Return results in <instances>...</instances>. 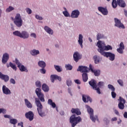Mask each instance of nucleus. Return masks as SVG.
<instances>
[{"mask_svg": "<svg viewBox=\"0 0 127 127\" xmlns=\"http://www.w3.org/2000/svg\"><path fill=\"white\" fill-rule=\"evenodd\" d=\"M97 45L98 48H99L98 49V51L100 53L101 55H103V53H109L105 51H108V50H112V49H113L112 46L110 45L106 46L105 42H102V41H99L97 43Z\"/></svg>", "mask_w": 127, "mask_h": 127, "instance_id": "nucleus-1", "label": "nucleus"}, {"mask_svg": "<svg viewBox=\"0 0 127 127\" xmlns=\"http://www.w3.org/2000/svg\"><path fill=\"white\" fill-rule=\"evenodd\" d=\"M82 122L81 117H76L75 115H72L69 118V123L71 125L72 127H75L78 124Z\"/></svg>", "mask_w": 127, "mask_h": 127, "instance_id": "nucleus-2", "label": "nucleus"}, {"mask_svg": "<svg viewBox=\"0 0 127 127\" xmlns=\"http://www.w3.org/2000/svg\"><path fill=\"white\" fill-rule=\"evenodd\" d=\"M35 102L36 104V106L37 107V111L38 114L40 117H45L46 115L45 114V112L42 111V109H43V106H42V104H41V102L39 99L36 98Z\"/></svg>", "mask_w": 127, "mask_h": 127, "instance_id": "nucleus-3", "label": "nucleus"}, {"mask_svg": "<svg viewBox=\"0 0 127 127\" xmlns=\"http://www.w3.org/2000/svg\"><path fill=\"white\" fill-rule=\"evenodd\" d=\"M13 34L15 36H18V37L23 38V39H26L29 37V34L25 31H22L21 32L19 31H15L13 32Z\"/></svg>", "mask_w": 127, "mask_h": 127, "instance_id": "nucleus-4", "label": "nucleus"}, {"mask_svg": "<svg viewBox=\"0 0 127 127\" xmlns=\"http://www.w3.org/2000/svg\"><path fill=\"white\" fill-rule=\"evenodd\" d=\"M14 23L16 25L17 27H21V26H22V24H23V21H22V19H21L20 14H16L15 18L14 19Z\"/></svg>", "mask_w": 127, "mask_h": 127, "instance_id": "nucleus-5", "label": "nucleus"}, {"mask_svg": "<svg viewBox=\"0 0 127 127\" xmlns=\"http://www.w3.org/2000/svg\"><path fill=\"white\" fill-rule=\"evenodd\" d=\"M86 108L87 109V112L90 115V118L91 121L93 122V123L96 122V120L98 117L96 116V118L94 117V110L92 109L89 105H85Z\"/></svg>", "mask_w": 127, "mask_h": 127, "instance_id": "nucleus-6", "label": "nucleus"}, {"mask_svg": "<svg viewBox=\"0 0 127 127\" xmlns=\"http://www.w3.org/2000/svg\"><path fill=\"white\" fill-rule=\"evenodd\" d=\"M35 93L41 102H45L44 95L41 92V89L37 88L35 90Z\"/></svg>", "mask_w": 127, "mask_h": 127, "instance_id": "nucleus-7", "label": "nucleus"}, {"mask_svg": "<svg viewBox=\"0 0 127 127\" xmlns=\"http://www.w3.org/2000/svg\"><path fill=\"white\" fill-rule=\"evenodd\" d=\"M102 55L104 57H106V58H109V60H110V61H114L116 57L115 54H113L111 52L103 53Z\"/></svg>", "mask_w": 127, "mask_h": 127, "instance_id": "nucleus-8", "label": "nucleus"}, {"mask_svg": "<svg viewBox=\"0 0 127 127\" xmlns=\"http://www.w3.org/2000/svg\"><path fill=\"white\" fill-rule=\"evenodd\" d=\"M119 103L118 104V108L120 110H124L125 109V104H126V100L123 98L122 97H119L118 99Z\"/></svg>", "mask_w": 127, "mask_h": 127, "instance_id": "nucleus-9", "label": "nucleus"}, {"mask_svg": "<svg viewBox=\"0 0 127 127\" xmlns=\"http://www.w3.org/2000/svg\"><path fill=\"white\" fill-rule=\"evenodd\" d=\"M25 117L29 120L30 122H32V121H33V119H34V114L32 111H30L25 113Z\"/></svg>", "mask_w": 127, "mask_h": 127, "instance_id": "nucleus-10", "label": "nucleus"}, {"mask_svg": "<svg viewBox=\"0 0 127 127\" xmlns=\"http://www.w3.org/2000/svg\"><path fill=\"white\" fill-rule=\"evenodd\" d=\"M115 26H117V27H119V28H122L123 29H125V25H124V24L122 23V22H121V20H119V19L117 18H115Z\"/></svg>", "mask_w": 127, "mask_h": 127, "instance_id": "nucleus-11", "label": "nucleus"}, {"mask_svg": "<svg viewBox=\"0 0 127 127\" xmlns=\"http://www.w3.org/2000/svg\"><path fill=\"white\" fill-rule=\"evenodd\" d=\"M89 70L90 69L88 68V67L80 65L77 68V71H79L81 73H89Z\"/></svg>", "mask_w": 127, "mask_h": 127, "instance_id": "nucleus-12", "label": "nucleus"}, {"mask_svg": "<svg viewBox=\"0 0 127 127\" xmlns=\"http://www.w3.org/2000/svg\"><path fill=\"white\" fill-rule=\"evenodd\" d=\"M98 10L99 11H100V12H101L103 15H108L109 14V11H108L107 7L99 6L98 7Z\"/></svg>", "mask_w": 127, "mask_h": 127, "instance_id": "nucleus-13", "label": "nucleus"}, {"mask_svg": "<svg viewBox=\"0 0 127 127\" xmlns=\"http://www.w3.org/2000/svg\"><path fill=\"white\" fill-rule=\"evenodd\" d=\"M108 89H110V90H111V96L113 99H115L116 97H117V93L115 92V91L116 89L115 88V87L113 86L112 84H109L108 85Z\"/></svg>", "mask_w": 127, "mask_h": 127, "instance_id": "nucleus-14", "label": "nucleus"}, {"mask_svg": "<svg viewBox=\"0 0 127 127\" xmlns=\"http://www.w3.org/2000/svg\"><path fill=\"white\" fill-rule=\"evenodd\" d=\"M80 15V11L78 10H74L71 12L70 17L71 18H78Z\"/></svg>", "mask_w": 127, "mask_h": 127, "instance_id": "nucleus-15", "label": "nucleus"}, {"mask_svg": "<svg viewBox=\"0 0 127 127\" xmlns=\"http://www.w3.org/2000/svg\"><path fill=\"white\" fill-rule=\"evenodd\" d=\"M81 59L82 55L78 53V52H76L73 54V59L75 62H78Z\"/></svg>", "mask_w": 127, "mask_h": 127, "instance_id": "nucleus-16", "label": "nucleus"}, {"mask_svg": "<svg viewBox=\"0 0 127 127\" xmlns=\"http://www.w3.org/2000/svg\"><path fill=\"white\" fill-rule=\"evenodd\" d=\"M55 80H58L60 81H61L62 80V78L61 77L57 75L56 74H52L51 75V80L52 83H54V81Z\"/></svg>", "mask_w": 127, "mask_h": 127, "instance_id": "nucleus-17", "label": "nucleus"}, {"mask_svg": "<svg viewBox=\"0 0 127 127\" xmlns=\"http://www.w3.org/2000/svg\"><path fill=\"white\" fill-rule=\"evenodd\" d=\"M82 101L84 103H88V102L92 103V99L89 95H82Z\"/></svg>", "mask_w": 127, "mask_h": 127, "instance_id": "nucleus-18", "label": "nucleus"}, {"mask_svg": "<svg viewBox=\"0 0 127 127\" xmlns=\"http://www.w3.org/2000/svg\"><path fill=\"white\" fill-rule=\"evenodd\" d=\"M9 59V55H8V54L5 53L3 55L2 58V63L3 64H5L7 61H8V60Z\"/></svg>", "mask_w": 127, "mask_h": 127, "instance_id": "nucleus-19", "label": "nucleus"}, {"mask_svg": "<svg viewBox=\"0 0 127 127\" xmlns=\"http://www.w3.org/2000/svg\"><path fill=\"white\" fill-rule=\"evenodd\" d=\"M2 90L3 94H5V95H10L11 94L9 89L6 87L5 85L2 86Z\"/></svg>", "mask_w": 127, "mask_h": 127, "instance_id": "nucleus-20", "label": "nucleus"}, {"mask_svg": "<svg viewBox=\"0 0 127 127\" xmlns=\"http://www.w3.org/2000/svg\"><path fill=\"white\" fill-rule=\"evenodd\" d=\"M117 7H118V5L120 7H126V2L124 0H117Z\"/></svg>", "mask_w": 127, "mask_h": 127, "instance_id": "nucleus-21", "label": "nucleus"}, {"mask_svg": "<svg viewBox=\"0 0 127 127\" xmlns=\"http://www.w3.org/2000/svg\"><path fill=\"white\" fill-rule=\"evenodd\" d=\"M0 79L3 80L4 82H8L9 80V77L7 75L2 74L1 72H0Z\"/></svg>", "mask_w": 127, "mask_h": 127, "instance_id": "nucleus-22", "label": "nucleus"}, {"mask_svg": "<svg viewBox=\"0 0 127 127\" xmlns=\"http://www.w3.org/2000/svg\"><path fill=\"white\" fill-rule=\"evenodd\" d=\"M89 70H91V72L94 73L95 76H100L101 71L100 70H95L93 69L92 64L89 65Z\"/></svg>", "mask_w": 127, "mask_h": 127, "instance_id": "nucleus-23", "label": "nucleus"}, {"mask_svg": "<svg viewBox=\"0 0 127 127\" xmlns=\"http://www.w3.org/2000/svg\"><path fill=\"white\" fill-rule=\"evenodd\" d=\"M89 85L92 87L93 89H95V88H97V81L94 79L91 80V81H89Z\"/></svg>", "mask_w": 127, "mask_h": 127, "instance_id": "nucleus-24", "label": "nucleus"}, {"mask_svg": "<svg viewBox=\"0 0 127 127\" xmlns=\"http://www.w3.org/2000/svg\"><path fill=\"white\" fill-rule=\"evenodd\" d=\"M78 42L81 48H83V35L82 34L79 35Z\"/></svg>", "mask_w": 127, "mask_h": 127, "instance_id": "nucleus-25", "label": "nucleus"}, {"mask_svg": "<svg viewBox=\"0 0 127 127\" xmlns=\"http://www.w3.org/2000/svg\"><path fill=\"white\" fill-rule=\"evenodd\" d=\"M71 112L72 114H76L77 116H80V115H81V111H80V109L77 108H72L71 110Z\"/></svg>", "mask_w": 127, "mask_h": 127, "instance_id": "nucleus-26", "label": "nucleus"}, {"mask_svg": "<svg viewBox=\"0 0 127 127\" xmlns=\"http://www.w3.org/2000/svg\"><path fill=\"white\" fill-rule=\"evenodd\" d=\"M44 29L47 33H49V34H53V30L51 28H50L49 27L47 26H45L44 27Z\"/></svg>", "mask_w": 127, "mask_h": 127, "instance_id": "nucleus-27", "label": "nucleus"}, {"mask_svg": "<svg viewBox=\"0 0 127 127\" xmlns=\"http://www.w3.org/2000/svg\"><path fill=\"white\" fill-rule=\"evenodd\" d=\"M40 53V52H39V51L35 49L32 50L30 51V54L31 55H32V56H36V55H38Z\"/></svg>", "mask_w": 127, "mask_h": 127, "instance_id": "nucleus-28", "label": "nucleus"}, {"mask_svg": "<svg viewBox=\"0 0 127 127\" xmlns=\"http://www.w3.org/2000/svg\"><path fill=\"white\" fill-rule=\"evenodd\" d=\"M42 88L44 92H48L49 91V87L46 83L43 84Z\"/></svg>", "mask_w": 127, "mask_h": 127, "instance_id": "nucleus-29", "label": "nucleus"}, {"mask_svg": "<svg viewBox=\"0 0 127 127\" xmlns=\"http://www.w3.org/2000/svg\"><path fill=\"white\" fill-rule=\"evenodd\" d=\"M82 76L83 82H87V81H88V74H87V73H83L82 74Z\"/></svg>", "mask_w": 127, "mask_h": 127, "instance_id": "nucleus-30", "label": "nucleus"}, {"mask_svg": "<svg viewBox=\"0 0 127 127\" xmlns=\"http://www.w3.org/2000/svg\"><path fill=\"white\" fill-rule=\"evenodd\" d=\"M38 65L39 67H41V68H45V67H46V64L44 61H40L38 62Z\"/></svg>", "mask_w": 127, "mask_h": 127, "instance_id": "nucleus-31", "label": "nucleus"}, {"mask_svg": "<svg viewBox=\"0 0 127 127\" xmlns=\"http://www.w3.org/2000/svg\"><path fill=\"white\" fill-rule=\"evenodd\" d=\"M18 68H19L21 72H28V70H27V69L25 68V66H24L23 65H20L19 67H18Z\"/></svg>", "mask_w": 127, "mask_h": 127, "instance_id": "nucleus-32", "label": "nucleus"}, {"mask_svg": "<svg viewBox=\"0 0 127 127\" xmlns=\"http://www.w3.org/2000/svg\"><path fill=\"white\" fill-rule=\"evenodd\" d=\"M48 103L50 106H52V108H56V104L55 103L53 102L52 99H49L48 101Z\"/></svg>", "mask_w": 127, "mask_h": 127, "instance_id": "nucleus-33", "label": "nucleus"}, {"mask_svg": "<svg viewBox=\"0 0 127 127\" xmlns=\"http://www.w3.org/2000/svg\"><path fill=\"white\" fill-rule=\"evenodd\" d=\"M25 104L26 107L29 108H32V104L30 103V102L28 101V100L25 99Z\"/></svg>", "mask_w": 127, "mask_h": 127, "instance_id": "nucleus-34", "label": "nucleus"}, {"mask_svg": "<svg viewBox=\"0 0 127 127\" xmlns=\"http://www.w3.org/2000/svg\"><path fill=\"white\" fill-rule=\"evenodd\" d=\"M93 59L95 64H99L100 63V61H101V59H100V57H98L97 56H94L93 57Z\"/></svg>", "mask_w": 127, "mask_h": 127, "instance_id": "nucleus-35", "label": "nucleus"}, {"mask_svg": "<svg viewBox=\"0 0 127 127\" xmlns=\"http://www.w3.org/2000/svg\"><path fill=\"white\" fill-rule=\"evenodd\" d=\"M64 11L63 12L64 15L65 17H70L71 15H70V13L68 12V11H67V9H66L65 7H64Z\"/></svg>", "mask_w": 127, "mask_h": 127, "instance_id": "nucleus-36", "label": "nucleus"}, {"mask_svg": "<svg viewBox=\"0 0 127 127\" xmlns=\"http://www.w3.org/2000/svg\"><path fill=\"white\" fill-rule=\"evenodd\" d=\"M107 1H110L111 0H107ZM112 7L113 8H117V0H113L112 2Z\"/></svg>", "mask_w": 127, "mask_h": 127, "instance_id": "nucleus-37", "label": "nucleus"}, {"mask_svg": "<svg viewBox=\"0 0 127 127\" xmlns=\"http://www.w3.org/2000/svg\"><path fill=\"white\" fill-rule=\"evenodd\" d=\"M10 124H12V125H14V126H15V125L17 124V120L15 119H10Z\"/></svg>", "mask_w": 127, "mask_h": 127, "instance_id": "nucleus-38", "label": "nucleus"}, {"mask_svg": "<svg viewBox=\"0 0 127 127\" xmlns=\"http://www.w3.org/2000/svg\"><path fill=\"white\" fill-rule=\"evenodd\" d=\"M9 66L10 67H11V68H12L13 70H15V71H16L17 67H16V66H15V64H12V63H9Z\"/></svg>", "mask_w": 127, "mask_h": 127, "instance_id": "nucleus-39", "label": "nucleus"}, {"mask_svg": "<svg viewBox=\"0 0 127 127\" xmlns=\"http://www.w3.org/2000/svg\"><path fill=\"white\" fill-rule=\"evenodd\" d=\"M65 67L66 70H72L73 69V66L70 64H65Z\"/></svg>", "mask_w": 127, "mask_h": 127, "instance_id": "nucleus-40", "label": "nucleus"}, {"mask_svg": "<svg viewBox=\"0 0 127 127\" xmlns=\"http://www.w3.org/2000/svg\"><path fill=\"white\" fill-rule=\"evenodd\" d=\"M54 67L56 70H57V72H62V68H61L60 66L55 65Z\"/></svg>", "mask_w": 127, "mask_h": 127, "instance_id": "nucleus-41", "label": "nucleus"}, {"mask_svg": "<svg viewBox=\"0 0 127 127\" xmlns=\"http://www.w3.org/2000/svg\"><path fill=\"white\" fill-rule=\"evenodd\" d=\"M14 8L11 6H9L8 8H7L6 9V12H10V11H12V10H14Z\"/></svg>", "mask_w": 127, "mask_h": 127, "instance_id": "nucleus-42", "label": "nucleus"}, {"mask_svg": "<svg viewBox=\"0 0 127 127\" xmlns=\"http://www.w3.org/2000/svg\"><path fill=\"white\" fill-rule=\"evenodd\" d=\"M103 37H104V35L101 34H97V40H99L103 38Z\"/></svg>", "mask_w": 127, "mask_h": 127, "instance_id": "nucleus-43", "label": "nucleus"}, {"mask_svg": "<svg viewBox=\"0 0 127 127\" xmlns=\"http://www.w3.org/2000/svg\"><path fill=\"white\" fill-rule=\"evenodd\" d=\"M36 87L38 88H41V82L39 81H37L35 83Z\"/></svg>", "mask_w": 127, "mask_h": 127, "instance_id": "nucleus-44", "label": "nucleus"}, {"mask_svg": "<svg viewBox=\"0 0 127 127\" xmlns=\"http://www.w3.org/2000/svg\"><path fill=\"white\" fill-rule=\"evenodd\" d=\"M117 52L118 53H120V54H124V49H121V48H118L117 49Z\"/></svg>", "mask_w": 127, "mask_h": 127, "instance_id": "nucleus-45", "label": "nucleus"}, {"mask_svg": "<svg viewBox=\"0 0 127 127\" xmlns=\"http://www.w3.org/2000/svg\"><path fill=\"white\" fill-rule=\"evenodd\" d=\"M66 85L67 86H68V87L71 86V85H72V81H71V80L70 79H68L66 81Z\"/></svg>", "mask_w": 127, "mask_h": 127, "instance_id": "nucleus-46", "label": "nucleus"}, {"mask_svg": "<svg viewBox=\"0 0 127 127\" xmlns=\"http://www.w3.org/2000/svg\"><path fill=\"white\" fill-rule=\"evenodd\" d=\"M15 63L16 65H17L18 67L21 65V64L19 62V61H18V60H17V59H15Z\"/></svg>", "mask_w": 127, "mask_h": 127, "instance_id": "nucleus-47", "label": "nucleus"}, {"mask_svg": "<svg viewBox=\"0 0 127 127\" xmlns=\"http://www.w3.org/2000/svg\"><path fill=\"white\" fill-rule=\"evenodd\" d=\"M118 83L120 85V86H122V87L124 86V81H123L121 79H119L118 80Z\"/></svg>", "mask_w": 127, "mask_h": 127, "instance_id": "nucleus-48", "label": "nucleus"}, {"mask_svg": "<svg viewBox=\"0 0 127 127\" xmlns=\"http://www.w3.org/2000/svg\"><path fill=\"white\" fill-rule=\"evenodd\" d=\"M121 49H125V45L124 44V43L123 42H122L120 44V48Z\"/></svg>", "mask_w": 127, "mask_h": 127, "instance_id": "nucleus-49", "label": "nucleus"}, {"mask_svg": "<svg viewBox=\"0 0 127 127\" xmlns=\"http://www.w3.org/2000/svg\"><path fill=\"white\" fill-rule=\"evenodd\" d=\"M93 90H95V91H96L97 94H101V91L100 89V88L98 87H96L95 88H93Z\"/></svg>", "mask_w": 127, "mask_h": 127, "instance_id": "nucleus-50", "label": "nucleus"}, {"mask_svg": "<svg viewBox=\"0 0 127 127\" xmlns=\"http://www.w3.org/2000/svg\"><path fill=\"white\" fill-rule=\"evenodd\" d=\"M26 10L27 13H28V14H31V13H32V11L29 8H27L26 9Z\"/></svg>", "mask_w": 127, "mask_h": 127, "instance_id": "nucleus-51", "label": "nucleus"}, {"mask_svg": "<svg viewBox=\"0 0 127 127\" xmlns=\"http://www.w3.org/2000/svg\"><path fill=\"white\" fill-rule=\"evenodd\" d=\"M40 71L42 74H45V73H46V70L44 69V68L40 69Z\"/></svg>", "mask_w": 127, "mask_h": 127, "instance_id": "nucleus-52", "label": "nucleus"}, {"mask_svg": "<svg viewBox=\"0 0 127 127\" xmlns=\"http://www.w3.org/2000/svg\"><path fill=\"white\" fill-rule=\"evenodd\" d=\"M36 18H37V19H39V20H42V19H43V18L38 15H36Z\"/></svg>", "mask_w": 127, "mask_h": 127, "instance_id": "nucleus-53", "label": "nucleus"}, {"mask_svg": "<svg viewBox=\"0 0 127 127\" xmlns=\"http://www.w3.org/2000/svg\"><path fill=\"white\" fill-rule=\"evenodd\" d=\"M103 84H104V82H99L98 84H97V86L98 87H99V88H101V87H102L103 86Z\"/></svg>", "mask_w": 127, "mask_h": 127, "instance_id": "nucleus-54", "label": "nucleus"}, {"mask_svg": "<svg viewBox=\"0 0 127 127\" xmlns=\"http://www.w3.org/2000/svg\"><path fill=\"white\" fill-rule=\"evenodd\" d=\"M10 83L11 84H15V80L13 78H11V79H10Z\"/></svg>", "mask_w": 127, "mask_h": 127, "instance_id": "nucleus-55", "label": "nucleus"}, {"mask_svg": "<svg viewBox=\"0 0 127 127\" xmlns=\"http://www.w3.org/2000/svg\"><path fill=\"white\" fill-rule=\"evenodd\" d=\"M74 82H75V83H76V84H81V82L80 81V80L79 79L74 80Z\"/></svg>", "mask_w": 127, "mask_h": 127, "instance_id": "nucleus-56", "label": "nucleus"}, {"mask_svg": "<svg viewBox=\"0 0 127 127\" xmlns=\"http://www.w3.org/2000/svg\"><path fill=\"white\" fill-rule=\"evenodd\" d=\"M31 37H34V38H36V34L34 33H32L31 34Z\"/></svg>", "mask_w": 127, "mask_h": 127, "instance_id": "nucleus-57", "label": "nucleus"}, {"mask_svg": "<svg viewBox=\"0 0 127 127\" xmlns=\"http://www.w3.org/2000/svg\"><path fill=\"white\" fill-rule=\"evenodd\" d=\"M117 120H118V118H117V117L113 118L111 119L112 122H115Z\"/></svg>", "mask_w": 127, "mask_h": 127, "instance_id": "nucleus-58", "label": "nucleus"}, {"mask_svg": "<svg viewBox=\"0 0 127 127\" xmlns=\"http://www.w3.org/2000/svg\"><path fill=\"white\" fill-rule=\"evenodd\" d=\"M114 112H115L116 115H117V116H119V115H120V113H119V111L115 109L114 110Z\"/></svg>", "mask_w": 127, "mask_h": 127, "instance_id": "nucleus-59", "label": "nucleus"}, {"mask_svg": "<svg viewBox=\"0 0 127 127\" xmlns=\"http://www.w3.org/2000/svg\"><path fill=\"white\" fill-rule=\"evenodd\" d=\"M4 117L6 119H9L10 118V116L8 115H4Z\"/></svg>", "mask_w": 127, "mask_h": 127, "instance_id": "nucleus-60", "label": "nucleus"}, {"mask_svg": "<svg viewBox=\"0 0 127 127\" xmlns=\"http://www.w3.org/2000/svg\"><path fill=\"white\" fill-rule=\"evenodd\" d=\"M124 117L125 119H127V112H125L124 114Z\"/></svg>", "mask_w": 127, "mask_h": 127, "instance_id": "nucleus-61", "label": "nucleus"}, {"mask_svg": "<svg viewBox=\"0 0 127 127\" xmlns=\"http://www.w3.org/2000/svg\"><path fill=\"white\" fill-rule=\"evenodd\" d=\"M2 114H6V110L3 109H2Z\"/></svg>", "mask_w": 127, "mask_h": 127, "instance_id": "nucleus-62", "label": "nucleus"}, {"mask_svg": "<svg viewBox=\"0 0 127 127\" xmlns=\"http://www.w3.org/2000/svg\"><path fill=\"white\" fill-rule=\"evenodd\" d=\"M18 126H20L21 127L22 126H23V123L21 122V123H18Z\"/></svg>", "mask_w": 127, "mask_h": 127, "instance_id": "nucleus-63", "label": "nucleus"}, {"mask_svg": "<svg viewBox=\"0 0 127 127\" xmlns=\"http://www.w3.org/2000/svg\"><path fill=\"white\" fill-rule=\"evenodd\" d=\"M124 12H125V15H126V16H127V10H125Z\"/></svg>", "mask_w": 127, "mask_h": 127, "instance_id": "nucleus-64", "label": "nucleus"}]
</instances>
